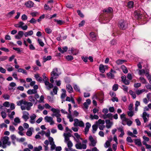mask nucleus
Listing matches in <instances>:
<instances>
[{
    "label": "nucleus",
    "instance_id": "nucleus-1",
    "mask_svg": "<svg viewBox=\"0 0 151 151\" xmlns=\"http://www.w3.org/2000/svg\"><path fill=\"white\" fill-rule=\"evenodd\" d=\"M104 13L103 18L104 21V23H106L109 22L110 20L112 18V13L113 9L111 7H109L107 9H105L103 10Z\"/></svg>",
    "mask_w": 151,
    "mask_h": 151
},
{
    "label": "nucleus",
    "instance_id": "nucleus-2",
    "mask_svg": "<svg viewBox=\"0 0 151 151\" xmlns=\"http://www.w3.org/2000/svg\"><path fill=\"white\" fill-rule=\"evenodd\" d=\"M17 105L21 106V108L22 110L25 109L29 111L33 106V104L30 102H28L24 100H22L17 102Z\"/></svg>",
    "mask_w": 151,
    "mask_h": 151
},
{
    "label": "nucleus",
    "instance_id": "nucleus-3",
    "mask_svg": "<svg viewBox=\"0 0 151 151\" xmlns=\"http://www.w3.org/2000/svg\"><path fill=\"white\" fill-rule=\"evenodd\" d=\"M82 142H80L78 143H77L76 144L75 146L76 148L77 149L80 150H85L87 148L86 144L88 141L87 139L81 140Z\"/></svg>",
    "mask_w": 151,
    "mask_h": 151
},
{
    "label": "nucleus",
    "instance_id": "nucleus-4",
    "mask_svg": "<svg viewBox=\"0 0 151 151\" xmlns=\"http://www.w3.org/2000/svg\"><path fill=\"white\" fill-rule=\"evenodd\" d=\"M42 76L43 78V80L44 82L46 89L48 90H50L53 87V84L50 83L49 79L46 76V74L45 73H43Z\"/></svg>",
    "mask_w": 151,
    "mask_h": 151
},
{
    "label": "nucleus",
    "instance_id": "nucleus-5",
    "mask_svg": "<svg viewBox=\"0 0 151 151\" xmlns=\"http://www.w3.org/2000/svg\"><path fill=\"white\" fill-rule=\"evenodd\" d=\"M118 26L120 29L125 30L128 28V23L126 20L121 19L119 22Z\"/></svg>",
    "mask_w": 151,
    "mask_h": 151
},
{
    "label": "nucleus",
    "instance_id": "nucleus-6",
    "mask_svg": "<svg viewBox=\"0 0 151 151\" xmlns=\"http://www.w3.org/2000/svg\"><path fill=\"white\" fill-rule=\"evenodd\" d=\"M9 137L6 136H4L1 138V140L2 142V147L3 148H6V145H10L11 142L9 141Z\"/></svg>",
    "mask_w": 151,
    "mask_h": 151
},
{
    "label": "nucleus",
    "instance_id": "nucleus-7",
    "mask_svg": "<svg viewBox=\"0 0 151 151\" xmlns=\"http://www.w3.org/2000/svg\"><path fill=\"white\" fill-rule=\"evenodd\" d=\"M149 110V108L147 107H146L144 108V112L142 114V117L143 118L144 122L146 123L148 121V119H147L149 118L150 116L149 114H147L145 111H148Z\"/></svg>",
    "mask_w": 151,
    "mask_h": 151
},
{
    "label": "nucleus",
    "instance_id": "nucleus-8",
    "mask_svg": "<svg viewBox=\"0 0 151 151\" xmlns=\"http://www.w3.org/2000/svg\"><path fill=\"white\" fill-rule=\"evenodd\" d=\"M96 124L100 130H103L105 127L104 125L105 124V121L104 120L100 119L98 121L96 122Z\"/></svg>",
    "mask_w": 151,
    "mask_h": 151
},
{
    "label": "nucleus",
    "instance_id": "nucleus-9",
    "mask_svg": "<svg viewBox=\"0 0 151 151\" xmlns=\"http://www.w3.org/2000/svg\"><path fill=\"white\" fill-rule=\"evenodd\" d=\"M74 125L75 127L79 126L80 127H83L84 126V124L82 121H79L77 119H74Z\"/></svg>",
    "mask_w": 151,
    "mask_h": 151
},
{
    "label": "nucleus",
    "instance_id": "nucleus-10",
    "mask_svg": "<svg viewBox=\"0 0 151 151\" xmlns=\"http://www.w3.org/2000/svg\"><path fill=\"white\" fill-rule=\"evenodd\" d=\"M51 110L53 113V114L52 115V116H55L57 117H60L61 116V114H60V110L58 109L52 108Z\"/></svg>",
    "mask_w": 151,
    "mask_h": 151
},
{
    "label": "nucleus",
    "instance_id": "nucleus-11",
    "mask_svg": "<svg viewBox=\"0 0 151 151\" xmlns=\"http://www.w3.org/2000/svg\"><path fill=\"white\" fill-rule=\"evenodd\" d=\"M89 39L91 42L95 41L97 39L96 34L93 32H91L89 34Z\"/></svg>",
    "mask_w": 151,
    "mask_h": 151
},
{
    "label": "nucleus",
    "instance_id": "nucleus-12",
    "mask_svg": "<svg viewBox=\"0 0 151 151\" xmlns=\"http://www.w3.org/2000/svg\"><path fill=\"white\" fill-rule=\"evenodd\" d=\"M51 75L52 76L54 77V79L57 78L59 76L58 73V70L57 68L53 69L51 73Z\"/></svg>",
    "mask_w": 151,
    "mask_h": 151
},
{
    "label": "nucleus",
    "instance_id": "nucleus-13",
    "mask_svg": "<svg viewBox=\"0 0 151 151\" xmlns=\"http://www.w3.org/2000/svg\"><path fill=\"white\" fill-rule=\"evenodd\" d=\"M134 15L135 18L137 19H142V14H140L139 11H135L134 12Z\"/></svg>",
    "mask_w": 151,
    "mask_h": 151
},
{
    "label": "nucleus",
    "instance_id": "nucleus-14",
    "mask_svg": "<svg viewBox=\"0 0 151 151\" xmlns=\"http://www.w3.org/2000/svg\"><path fill=\"white\" fill-rule=\"evenodd\" d=\"M45 119L46 122L49 123L51 125H53L54 124L53 118L50 116H46L45 117Z\"/></svg>",
    "mask_w": 151,
    "mask_h": 151
},
{
    "label": "nucleus",
    "instance_id": "nucleus-15",
    "mask_svg": "<svg viewBox=\"0 0 151 151\" xmlns=\"http://www.w3.org/2000/svg\"><path fill=\"white\" fill-rule=\"evenodd\" d=\"M29 114L28 112L24 111L23 112V116L22 117L25 121H26L29 119Z\"/></svg>",
    "mask_w": 151,
    "mask_h": 151
},
{
    "label": "nucleus",
    "instance_id": "nucleus-16",
    "mask_svg": "<svg viewBox=\"0 0 151 151\" xmlns=\"http://www.w3.org/2000/svg\"><path fill=\"white\" fill-rule=\"evenodd\" d=\"M64 135L65 137V143L70 140L69 137L71 136V134L70 133H64Z\"/></svg>",
    "mask_w": 151,
    "mask_h": 151
},
{
    "label": "nucleus",
    "instance_id": "nucleus-17",
    "mask_svg": "<svg viewBox=\"0 0 151 151\" xmlns=\"http://www.w3.org/2000/svg\"><path fill=\"white\" fill-rule=\"evenodd\" d=\"M107 68V66H104L103 64H101L99 67V71L103 73L105 72V68Z\"/></svg>",
    "mask_w": 151,
    "mask_h": 151
},
{
    "label": "nucleus",
    "instance_id": "nucleus-18",
    "mask_svg": "<svg viewBox=\"0 0 151 151\" xmlns=\"http://www.w3.org/2000/svg\"><path fill=\"white\" fill-rule=\"evenodd\" d=\"M24 32L22 31H19L17 35L15 36V38L17 39H20L23 36Z\"/></svg>",
    "mask_w": 151,
    "mask_h": 151
},
{
    "label": "nucleus",
    "instance_id": "nucleus-19",
    "mask_svg": "<svg viewBox=\"0 0 151 151\" xmlns=\"http://www.w3.org/2000/svg\"><path fill=\"white\" fill-rule=\"evenodd\" d=\"M106 123V127L108 128H110L113 124V123L112 122H111L109 119H106L105 120Z\"/></svg>",
    "mask_w": 151,
    "mask_h": 151
},
{
    "label": "nucleus",
    "instance_id": "nucleus-20",
    "mask_svg": "<svg viewBox=\"0 0 151 151\" xmlns=\"http://www.w3.org/2000/svg\"><path fill=\"white\" fill-rule=\"evenodd\" d=\"M145 92H147V91L144 89H143L141 90L137 89L135 91L137 95H139Z\"/></svg>",
    "mask_w": 151,
    "mask_h": 151
},
{
    "label": "nucleus",
    "instance_id": "nucleus-21",
    "mask_svg": "<svg viewBox=\"0 0 151 151\" xmlns=\"http://www.w3.org/2000/svg\"><path fill=\"white\" fill-rule=\"evenodd\" d=\"M34 4L33 2L30 1H27L25 3V5L26 7L29 8H31L33 7Z\"/></svg>",
    "mask_w": 151,
    "mask_h": 151
},
{
    "label": "nucleus",
    "instance_id": "nucleus-22",
    "mask_svg": "<svg viewBox=\"0 0 151 151\" xmlns=\"http://www.w3.org/2000/svg\"><path fill=\"white\" fill-rule=\"evenodd\" d=\"M68 48L67 47L65 46L61 48L60 47H58V50L61 53H63L66 52L68 50Z\"/></svg>",
    "mask_w": 151,
    "mask_h": 151
},
{
    "label": "nucleus",
    "instance_id": "nucleus-23",
    "mask_svg": "<svg viewBox=\"0 0 151 151\" xmlns=\"http://www.w3.org/2000/svg\"><path fill=\"white\" fill-rule=\"evenodd\" d=\"M36 117V115L35 114H33L31 116H30V119L29 120L31 124H34L35 123V119Z\"/></svg>",
    "mask_w": 151,
    "mask_h": 151
},
{
    "label": "nucleus",
    "instance_id": "nucleus-24",
    "mask_svg": "<svg viewBox=\"0 0 151 151\" xmlns=\"http://www.w3.org/2000/svg\"><path fill=\"white\" fill-rule=\"evenodd\" d=\"M66 88L67 91L69 93H71L73 91V88L69 84H68L66 85Z\"/></svg>",
    "mask_w": 151,
    "mask_h": 151
},
{
    "label": "nucleus",
    "instance_id": "nucleus-25",
    "mask_svg": "<svg viewBox=\"0 0 151 151\" xmlns=\"http://www.w3.org/2000/svg\"><path fill=\"white\" fill-rule=\"evenodd\" d=\"M34 77L38 81L41 82L42 81V77H40L39 74H35Z\"/></svg>",
    "mask_w": 151,
    "mask_h": 151
},
{
    "label": "nucleus",
    "instance_id": "nucleus-26",
    "mask_svg": "<svg viewBox=\"0 0 151 151\" xmlns=\"http://www.w3.org/2000/svg\"><path fill=\"white\" fill-rule=\"evenodd\" d=\"M91 126V124L89 122H87L86 124V126L85 128V132L86 133L89 131V129Z\"/></svg>",
    "mask_w": 151,
    "mask_h": 151
},
{
    "label": "nucleus",
    "instance_id": "nucleus-27",
    "mask_svg": "<svg viewBox=\"0 0 151 151\" xmlns=\"http://www.w3.org/2000/svg\"><path fill=\"white\" fill-rule=\"evenodd\" d=\"M134 142L135 145L140 146L142 145L141 140L140 139H136L134 140Z\"/></svg>",
    "mask_w": 151,
    "mask_h": 151
},
{
    "label": "nucleus",
    "instance_id": "nucleus-28",
    "mask_svg": "<svg viewBox=\"0 0 151 151\" xmlns=\"http://www.w3.org/2000/svg\"><path fill=\"white\" fill-rule=\"evenodd\" d=\"M145 76L148 80L149 81V82H151V75L149 74V70H146L145 73Z\"/></svg>",
    "mask_w": 151,
    "mask_h": 151
},
{
    "label": "nucleus",
    "instance_id": "nucleus-29",
    "mask_svg": "<svg viewBox=\"0 0 151 151\" xmlns=\"http://www.w3.org/2000/svg\"><path fill=\"white\" fill-rule=\"evenodd\" d=\"M28 99L29 101L31 102H30L32 103H34L35 102V104H37V101H36L35 98L32 96H29Z\"/></svg>",
    "mask_w": 151,
    "mask_h": 151
},
{
    "label": "nucleus",
    "instance_id": "nucleus-30",
    "mask_svg": "<svg viewBox=\"0 0 151 151\" xmlns=\"http://www.w3.org/2000/svg\"><path fill=\"white\" fill-rule=\"evenodd\" d=\"M126 62V60L119 59L116 61V63L118 65H120L123 64L124 62Z\"/></svg>",
    "mask_w": 151,
    "mask_h": 151
},
{
    "label": "nucleus",
    "instance_id": "nucleus-31",
    "mask_svg": "<svg viewBox=\"0 0 151 151\" xmlns=\"http://www.w3.org/2000/svg\"><path fill=\"white\" fill-rule=\"evenodd\" d=\"M37 90H34L33 89H32V90L29 89L27 91V93L30 95L33 94H35L37 93Z\"/></svg>",
    "mask_w": 151,
    "mask_h": 151
},
{
    "label": "nucleus",
    "instance_id": "nucleus-32",
    "mask_svg": "<svg viewBox=\"0 0 151 151\" xmlns=\"http://www.w3.org/2000/svg\"><path fill=\"white\" fill-rule=\"evenodd\" d=\"M58 89V88L57 86H55L54 88L53 89V91L50 92V94L52 95H53V92L54 93V94H57V90Z\"/></svg>",
    "mask_w": 151,
    "mask_h": 151
},
{
    "label": "nucleus",
    "instance_id": "nucleus-33",
    "mask_svg": "<svg viewBox=\"0 0 151 151\" xmlns=\"http://www.w3.org/2000/svg\"><path fill=\"white\" fill-rule=\"evenodd\" d=\"M120 118L122 120V122L124 121H127V119L125 117V114H123L120 115ZM122 124L124 125L125 124H124L123 122H122Z\"/></svg>",
    "mask_w": 151,
    "mask_h": 151
},
{
    "label": "nucleus",
    "instance_id": "nucleus-34",
    "mask_svg": "<svg viewBox=\"0 0 151 151\" xmlns=\"http://www.w3.org/2000/svg\"><path fill=\"white\" fill-rule=\"evenodd\" d=\"M52 57L51 56L49 55L46 58L45 56H44L43 58V62L45 63L47 60H49L51 59Z\"/></svg>",
    "mask_w": 151,
    "mask_h": 151
},
{
    "label": "nucleus",
    "instance_id": "nucleus-35",
    "mask_svg": "<svg viewBox=\"0 0 151 151\" xmlns=\"http://www.w3.org/2000/svg\"><path fill=\"white\" fill-rule=\"evenodd\" d=\"M62 90L63 92L61 94V98L62 99H63L66 96V91L65 89H62Z\"/></svg>",
    "mask_w": 151,
    "mask_h": 151
},
{
    "label": "nucleus",
    "instance_id": "nucleus-36",
    "mask_svg": "<svg viewBox=\"0 0 151 151\" xmlns=\"http://www.w3.org/2000/svg\"><path fill=\"white\" fill-rule=\"evenodd\" d=\"M121 68L124 73H127L128 72V70L127 67L124 65H122L121 66Z\"/></svg>",
    "mask_w": 151,
    "mask_h": 151
},
{
    "label": "nucleus",
    "instance_id": "nucleus-37",
    "mask_svg": "<svg viewBox=\"0 0 151 151\" xmlns=\"http://www.w3.org/2000/svg\"><path fill=\"white\" fill-rule=\"evenodd\" d=\"M67 144L68 147V149L70 150L71 149V147L73 146V144L71 141H68L65 142Z\"/></svg>",
    "mask_w": 151,
    "mask_h": 151
},
{
    "label": "nucleus",
    "instance_id": "nucleus-38",
    "mask_svg": "<svg viewBox=\"0 0 151 151\" xmlns=\"http://www.w3.org/2000/svg\"><path fill=\"white\" fill-rule=\"evenodd\" d=\"M140 81L142 83L146 84L147 83L146 80L143 77H140L139 78Z\"/></svg>",
    "mask_w": 151,
    "mask_h": 151
},
{
    "label": "nucleus",
    "instance_id": "nucleus-39",
    "mask_svg": "<svg viewBox=\"0 0 151 151\" xmlns=\"http://www.w3.org/2000/svg\"><path fill=\"white\" fill-rule=\"evenodd\" d=\"M54 20L55 22H57V23L58 24H59L60 25H61L62 24H63L65 22H64L62 20H58L56 19H54Z\"/></svg>",
    "mask_w": 151,
    "mask_h": 151
},
{
    "label": "nucleus",
    "instance_id": "nucleus-40",
    "mask_svg": "<svg viewBox=\"0 0 151 151\" xmlns=\"http://www.w3.org/2000/svg\"><path fill=\"white\" fill-rule=\"evenodd\" d=\"M71 52L73 54L75 55H76L78 53V50L75 49L73 48H71Z\"/></svg>",
    "mask_w": 151,
    "mask_h": 151
},
{
    "label": "nucleus",
    "instance_id": "nucleus-41",
    "mask_svg": "<svg viewBox=\"0 0 151 151\" xmlns=\"http://www.w3.org/2000/svg\"><path fill=\"white\" fill-rule=\"evenodd\" d=\"M134 3L132 1H129L127 4V6L129 8H132L133 7Z\"/></svg>",
    "mask_w": 151,
    "mask_h": 151
},
{
    "label": "nucleus",
    "instance_id": "nucleus-42",
    "mask_svg": "<svg viewBox=\"0 0 151 151\" xmlns=\"http://www.w3.org/2000/svg\"><path fill=\"white\" fill-rule=\"evenodd\" d=\"M98 126L96 125V124H94L92 126V129H93V133H95V132L97 130L98 128Z\"/></svg>",
    "mask_w": 151,
    "mask_h": 151
},
{
    "label": "nucleus",
    "instance_id": "nucleus-43",
    "mask_svg": "<svg viewBox=\"0 0 151 151\" xmlns=\"http://www.w3.org/2000/svg\"><path fill=\"white\" fill-rule=\"evenodd\" d=\"M107 75L108 77L110 79H113L114 77V75L111 72L107 73Z\"/></svg>",
    "mask_w": 151,
    "mask_h": 151
},
{
    "label": "nucleus",
    "instance_id": "nucleus-44",
    "mask_svg": "<svg viewBox=\"0 0 151 151\" xmlns=\"http://www.w3.org/2000/svg\"><path fill=\"white\" fill-rule=\"evenodd\" d=\"M90 118L92 119H99V117L97 115H93L92 114H90Z\"/></svg>",
    "mask_w": 151,
    "mask_h": 151
},
{
    "label": "nucleus",
    "instance_id": "nucleus-45",
    "mask_svg": "<svg viewBox=\"0 0 151 151\" xmlns=\"http://www.w3.org/2000/svg\"><path fill=\"white\" fill-rule=\"evenodd\" d=\"M65 57L67 60L68 61H71L73 59V57L70 55L66 56Z\"/></svg>",
    "mask_w": 151,
    "mask_h": 151
},
{
    "label": "nucleus",
    "instance_id": "nucleus-46",
    "mask_svg": "<svg viewBox=\"0 0 151 151\" xmlns=\"http://www.w3.org/2000/svg\"><path fill=\"white\" fill-rule=\"evenodd\" d=\"M118 88V84H114L112 87V90L114 91H116Z\"/></svg>",
    "mask_w": 151,
    "mask_h": 151
},
{
    "label": "nucleus",
    "instance_id": "nucleus-47",
    "mask_svg": "<svg viewBox=\"0 0 151 151\" xmlns=\"http://www.w3.org/2000/svg\"><path fill=\"white\" fill-rule=\"evenodd\" d=\"M73 87L75 91L77 92H78L79 93H81L80 89H79L78 86L76 85H75Z\"/></svg>",
    "mask_w": 151,
    "mask_h": 151
},
{
    "label": "nucleus",
    "instance_id": "nucleus-48",
    "mask_svg": "<svg viewBox=\"0 0 151 151\" xmlns=\"http://www.w3.org/2000/svg\"><path fill=\"white\" fill-rule=\"evenodd\" d=\"M37 41L40 46L42 47H43L44 46V43L43 42L41 39H37Z\"/></svg>",
    "mask_w": 151,
    "mask_h": 151
},
{
    "label": "nucleus",
    "instance_id": "nucleus-49",
    "mask_svg": "<svg viewBox=\"0 0 151 151\" xmlns=\"http://www.w3.org/2000/svg\"><path fill=\"white\" fill-rule=\"evenodd\" d=\"M146 71L144 69L140 70L139 71V74L140 75H141L144 73H146Z\"/></svg>",
    "mask_w": 151,
    "mask_h": 151
},
{
    "label": "nucleus",
    "instance_id": "nucleus-50",
    "mask_svg": "<svg viewBox=\"0 0 151 151\" xmlns=\"http://www.w3.org/2000/svg\"><path fill=\"white\" fill-rule=\"evenodd\" d=\"M8 58L7 56H2L0 57V61H3L7 60Z\"/></svg>",
    "mask_w": 151,
    "mask_h": 151
},
{
    "label": "nucleus",
    "instance_id": "nucleus-51",
    "mask_svg": "<svg viewBox=\"0 0 151 151\" xmlns=\"http://www.w3.org/2000/svg\"><path fill=\"white\" fill-rule=\"evenodd\" d=\"M3 97L5 99L8 100L10 98V96L7 94H4L3 95Z\"/></svg>",
    "mask_w": 151,
    "mask_h": 151
},
{
    "label": "nucleus",
    "instance_id": "nucleus-52",
    "mask_svg": "<svg viewBox=\"0 0 151 151\" xmlns=\"http://www.w3.org/2000/svg\"><path fill=\"white\" fill-rule=\"evenodd\" d=\"M77 13L78 14V15L81 17H83L84 16L83 13L81 12L80 10H77Z\"/></svg>",
    "mask_w": 151,
    "mask_h": 151
},
{
    "label": "nucleus",
    "instance_id": "nucleus-53",
    "mask_svg": "<svg viewBox=\"0 0 151 151\" xmlns=\"http://www.w3.org/2000/svg\"><path fill=\"white\" fill-rule=\"evenodd\" d=\"M44 8L46 10H51V8L47 4H45Z\"/></svg>",
    "mask_w": 151,
    "mask_h": 151
},
{
    "label": "nucleus",
    "instance_id": "nucleus-54",
    "mask_svg": "<svg viewBox=\"0 0 151 151\" xmlns=\"http://www.w3.org/2000/svg\"><path fill=\"white\" fill-rule=\"evenodd\" d=\"M45 32L48 34H50L52 32V30L49 28H47L45 29Z\"/></svg>",
    "mask_w": 151,
    "mask_h": 151
},
{
    "label": "nucleus",
    "instance_id": "nucleus-55",
    "mask_svg": "<svg viewBox=\"0 0 151 151\" xmlns=\"http://www.w3.org/2000/svg\"><path fill=\"white\" fill-rule=\"evenodd\" d=\"M141 84L140 83H135L134 84V86L137 88H138L139 87L141 86Z\"/></svg>",
    "mask_w": 151,
    "mask_h": 151
},
{
    "label": "nucleus",
    "instance_id": "nucleus-56",
    "mask_svg": "<svg viewBox=\"0 0 151 151\" xmlns=\"http://www.w3.org/2000/svg\"><path fill=\"white\" fill-rule=\"evenodd\" d=\"M48 139L50 142V145L52 144H53L54 143V142L53 141V139L52 137H49L48 138Z\"/></svg>",
    "mask_w": 151,
    "mask_h": 151
},
{
    "label": "nucleus",
    "instance_id": "nucleus-57",
    "mask_svg": "<svg viewBox=\"0 0 151 151\" xmlns=\"http://www.w3.org/2000/svg\"><path fill=\"white\" fill-rule=\"evenodd\" d=\"M21 19L22 20L25 21L27 20V17L25 14H24L22 16Z\"/></svg>",
    "mask_w": 151,
    "mask_h": 151
},
{
    "label": "nucleus",
    "instance_id": "nucleus-58",
    "mask_svg": "<svg viewBox=\"0 0 151 151\" xmlns=\"http://www.w3.org/2000/svg\"><path fill=\"white\" fill-rule=\"evenodd\" d=\"M15 13V11L14 10L12 11L9 12L7 14V16H9V17H11L13 14Z\"/></svg>",
    "mask_w": 151,
    "mask_h": 151
},
{
    "label": "nucleus",
    "instance_id": "nucleus-59",
    "mask_svg": "<svg viewBox=\"0 0 151 151\" xmlns=\"http://www.w3.org/2000/svg\"><path fill=\"white\" fill-rule=\"evenodd\" d=\"M117 43L116 40L115 39H113L110 42V44L112 45H114Z\"/></svg>",
    "mask_w": 151,
    "mask_h": 151
},
{
    "label": "nucleus",
    "instance_id": "nucleus-60",
    "mask_svg": "<svg viewBox=\"0 0 151 151\" xmlns=\"http://www.w3.org/2000/svg\"><path fill=\"white\" fill-rule=\"evenodd\" d=\"M107 118L111 120L112 119L113 116L112 114L111 113H108L107 114Z\"/></svg>",
    "mask_w": 151,
    "mask_h": 151
},
{
    "label": "nucleus",
    "instance_id": "nucleus-61",
    "mask_svg": "<svg viewBox=\"0 0 151 151\" xmlns=\"http://www.w3.org/2000/svg\"><path fill=\"white\" fill-rule=\"evenodd\" d=\"M0 50H1L4 51L5 52H8L9 51V50L6 48L3 47H1L0 48Z\"/></svg>",
    "mask_w": 151,
    "mask_h": 151
},
{
    "label": "nucleus",
    "instance_id": "nucleus-62",
    "mask_svg": "<svg viewBox=\"0 0 151 151\" xmlns=\"http://www.w3.org/2000/svg\"><path fill=\"white\" fill-rule=\"evenodd\" d=\"M127 141L129 142L132 143L133 142V141L132 139L131 138L129 137H127Z\"/></svg>",
    "mask_w": 151,
    "mask_h": 151
},
{
    "label": "nucleus",
    "instance_id": "nucleus-63",
    "mask_svg": "<svg viewBox=\"0 0 151 151\" xmlns=\"http://www.w3.org/2000/svg\"><path fill=\"white\" fill-rule=\"evenodd\" d=\"M3 105L6 107H9V102L8 101H6L3 103Z\"/></svg>",
    "mask_w": 151,
    "mask_h": 151
},
{
    "label": "nucleus",
    "instance_id": "nucleus-64",
    "mask_svg": "<svg viewBox=\"0 0 151 151\" xmlns=\"http://www.w3.org/2000/svg\"><path fill=\"white\" fill-rule=\"evenodd\" d=\"M14 121L16 123H19L20 122V119L18 117L15 118L14 119Z\"/></svg>",
    "mask_w": 151,
    "mask_h": 151
}]
</instances>
